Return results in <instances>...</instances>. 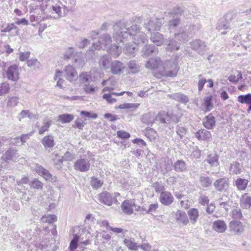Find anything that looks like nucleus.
<instances>
[{"label":"nucleus","mask_w":251,"mask_h":251,"mask_svg":"<svg viewBox=\"0 0 251 251\" xmlns=\"http://www.w3.org/2000/svg\"><path fill=\"white\" fill-rule=\"evenodd\" d=\"M80 114L87 117H90L92 119H96L98 117V115L96 113L91 114V113L86 111H81Z\"/></svg>","instance_id":"nucleus-54"},{"label":"nucleus","mask_w":251,"mask_h":251,"mask_svg":"<svg viewBox=\"0 0 251 251\" xmlns=\"http://www.w3.org/2000/svg\"><path fill=\"white\" fill-rule=\"evenodd\" d=\"M19 69L18 65L13 64L10 66L6 71L7 78L11 81L15 82L19 78Z\"/></svg>","instance_id":"nucleus-4"},{"label":"nucleus","mask_w":251,"mask_h":251,"mask_svg":"<svg viewBox=\"0 0 251 251\" xmlns=\"http://www.w3.org/2000/svg\"><path fill=\"white\" fill-rule=\"evenodd\" d=\"M175 218L176 220L183 225H187L189 222L186 214L181 210H177L176 213Z\"/></svg>","instance_id":"nucleus-17"},{"label":"nucleus","mask_w":251,"mask_h":251,"mask_svg":"<svg viewBox=\"0 0 251 251\" xmlns=\"http://www.w3.org/2000/svg\"><path fill=\"white\" fill-rule=\"evenodd\" d=\"M203 125L206 129H213L215 126V120L214 117L211 114H208L204 118Z\"/></svg>","instance_id":"nucleus-15"},{"label":"nucleus","mask_w":251,"mask_h":251,"mask_svg":"<svg viewBox=\"0 0 251 251\" xmlns=\"http://www.w3.org/2000/svg\"><path fill=\"white\" fill-rule=\"evenodd\" d=\"M90 184L94 189H97L102 186L103 181L93 176L91 178Z\"/></svg>","instance_id":"nucleus-32"},{"label":"nucleus","mask_w":251,"mask_h":251,"mask_svg":"<svg viewBox=\"0 0 251 251\" xmlns=\"http://www.w3.org/2000/svg\"><path fill=\"white\" fill-rule=\"evenodd\" d=\"M139 105V103H125L119 105L118 108L120 109H132L134 110L137 108Z\"/></svg>","instance_id":"nucleus-38"},{"label":"nucleus","mask_w":251,"mask_h":251,"mask_svg":"<svg viewBox=\"0 0 251 251\" xmlns=\"http://www.w3.org/2000/svg\"><path fill=\"white\" fill-rule=\"evenodd\" d=\"M229 184L228 178L224 177L216 180L214 183V186L217 190L222 192L228 188Z\"/></svg>","instance_id":"nucleus-9"},{"label":"nucleus","mask_w":251,"mask_h":251,"mask_svg":"<svg viewBox=\"0 0 251 251\" xmlns=\"http://www.w3.org/2000/svg\"><path fill=\"white\" fill-rule=\"evenodd\" d=\"M10 89V85L8 83H1L0 84V96H3L8 93Z\"/></svg>","instance_id":"nucleus-36"},{"label":"nucleus","mask_w":251,"mask_h":251,"mask_svg":"<svg viewBox=\"0 0 251 251\" xmlns=\"http://www.w3.org/2000/svg\"><path fill=\"white\" fill-rule=\"evenodd\" d=\"M145 135L151 141L156 138L157 132L151 128H147L144 130Z\"/></svg>","instance_id":"nucleus-27"},{"label":"nucleus","mask_w":251,"mask_h":251,"mask_svg":"<svg viewBox=\"0 0 251 251\" xmlns=\"http://www.w3.org/2000/svg\"><path fill=\"white\" fill-rule=\"evenodd\" d=\"M41 143L46 150L52 148L54 146L53 137L51 135L45 136L42 139Z\"/></svg>","instance_id":"nucleus-18"},{"label":"nucleus","mask_w":251,"mask_h":251,"mask_svg":"<svg viewBox=\"0 0 251 251\" xmlns=\"http://www.w3.org/2000/svg\"><path fill=\"white\" fill-rule=\"evenodd\" d=\"M51 121L49 119H46L43 122V126L39 129V134H43L45 132L48 130L51 125Z\"/></svg>","instance_id":"nucleus-26"},{"label":"nucleus","mask_w":251,"mask_h":251,"mask_svg":"<svg viewBox=\"0 0 251 251\" xmlns=\"http://www.w3.org/2000/svg\"><path fill=\"white\" fill-rule=\"evenodd\" d=\"M229 227L232 233L239 235L245 231V226L238 220H233L229 223Z\"/></svg>","instance_id":"nucleus-3"},{"label":"nucleus","mask_w":251,"mask_h":251,"mask_svg":"<svg viewBox=\"0 0 251 251\" xmlns=\"http://www.w3.org/2000/svg\"><path fill=\"white\" fill-rule=\"evenodd\" d=\"M112 94H104L102 98L103 99L105 100L108 103H112L116 102L117 101V100L115 98H112Z\"/></svg>","instance_id":"nucleus-49"},{"label":"nucleus","mask_w":251,"mask_h":251,"mask_svg":"<svg viewBox=\"0 0 251 251\" xmlns=\"http://www.w3.org/2000/svg\"><path fill=\"white\" fill-rule=\"evenodd\" d=\"M128 67L132 73H136L138 71V68L134 61H131L129 62Z\"/></svg>","instance_id":"nucleus-52"},{"label":"nucleus","mask_w":251,"mask_h":251,"mask_svg":"<svg viewBox=\"0 0 251 251\" xmlns=\"http://www.w3.org/2000/svg\"><path fill=\"white\" fill-rule=\"evenodd\" d=\"M99 200L101 203L107 206H111L114 203H118L117 199L114 201L113 197L107 191H103L100 193L99 196Z\"/></svg>","instance_id":"nucleus-5"},{"label":"nucleus","mask_w":251,"mask_h":251,"mask_svg":"<svg viewBox=\"0 0 251 251\" xmlns=\"http://www.w3.org/2000/svg\"><path fill=\"white\" fill-rule=\"evenodd\" d=\"M206 80L205 78L200 79L198 83V90L199 91H201L204 87V84L206 82Z\"/></svg>","instance_id":"nucleus-59"},{"label":"nucleus","mask_w":251,"mask_h":251,"mask_svg":"<svg viewBox=\"0 0 251 251\" xmlns=\"http://www.w3.org/2000/svg\"><path fill=\"white\" fill-rule=\"evenodd\" d=\"M26 64L29 67H38L40 65V62L36 59H29L27 60Z\"/></svg>","instance_id":"nucleus-47"},{"label":"nucleus","mask_w":251,"mask_h":251,"mask_svg":"<svg viewBox=\"0 0 251 251\" xmlns=\"http://www.w3.org/2000/svg\"><path fill=\"white\" fill-rule=\"evenodd\" d=\"M227 228L226 223L222 220L215 221L212 224L213 229L218 233L225 232Z\"/></svg>","instance_id":"nucleus-12"},{"label":"nucleus","mask_w":251,"mask_h":251,"mask_svg":"<svg viewBox=\"0 0 251 251\" xmlns=\"http://www.w3.org/2000/svg\"><path fill=\"white\" fill-rule=\"evenodd\" d=\"M188 215L193 224H195L199 217V211L196 208H192L187 211Z\"/></svg>","instance_id":"nucleus-20"},{"label":"nucleus","mask_w":251,"mask_h":251,"mask_svg":"<svg viewBox=\"0 0 251 251\" xmlns=\"http://www.w3.org/2000/svg\"><path fill=\"white\" fill-rule=\"evenodd\" d=\"M19 98L18 97H11L8 99L7 106L8 107H14L18 105Z\"/></svg>","instance_id":"nucleus-37"},{"label":"nucleus","mask_w":251,"mask_h":251,"mask_svg":"<svg viewBox=\"0 0 251 251\" xmlns=\"http://www.w3.org/2000/svg\"><path fill=\"white\" fill-rule=\"evenodd\" d=\"M237 100L241 103L250 104L251 103V94H248L246 95H240L238 97Z\"/></svg>","instance_id":"nucleus-29"},{"label":"nucleus","mask_w":251,"mask_h":251,"mask_svg":"<svg viewBox=\"0 0 251 251\" xmlns=\"http://www.w3.org/2000/svg\"><path fill=\"white\" fill-rule=\"evenodd\" d=\"M13 155V152L11 150H8L4 154V158L5 160H9L12 159Z\"/></svg>","instance_id":"nucleus-61"},{"label":"nucleus","mask_w":251,"mask_h":251,"mask_svg":"<svg viewBox=\"0 0 251 251\" xmlns=\"http://www.w3.org/2000/svg\"><path fill=\"white\" fill-rule=\"evenodd\" d=\"M163 63L159 58H151L146 63V66L148 68L156 71L162 67Z\"/></svg>","instance_id":"nucleus-11"},{"label":"nucleus","mask_w":251,"mask_h":251,"mask_svg":"<svg viewBox=\"0 0 251 251\" xmlns=\"http://www.w3.org/2000/svg\"><path fill=\"white\" fill-rule=\"evenodd\" d=\"M125 69L124 64L120 61L113 62L110 66L111 73L114 75H120L123 72Z\"/></svg>","instance_id":"nucleus-14"},{"label":"nucleus","mask_w":251,"mask_h":251,"mask_svg":"<svg viewBox=\"0 0 251 251\" xmlns=\"http://www.w3.org/2000/svg\"><path fill=\"white\" fill-rule=\"evenodd\" d=\"M39 248L43 251H57L58 250V248L54 245L51 247V246L40 245Z\"/></svg>","instance_id":"nucleus-41"},{"label":"nucleus","mask_w":251,"mask_h":251,"mask_svg":"<svg viewBox=\"0 0 251 251\" xmlns=\"http://www.w3.org/2000/svg\"><path fill=\"white\" fill-rule=\"evenodd\" d=\"M179 69L177 63L166 62L159 70L154 71L153 75L157 78L174 77L177 75Z\"/></svg>","instance_id":"nucleus-1"},{"label":"nucleus","mask_w":251,"mask_h":251,"mask_svg":"<svg viewBox=\"0 0 251 251\" xmlns=\"http://www.w3.org/2000/svg\"><path fill=\"white\" fill-rule=\"evenodd\" d=\"M85 125V123L82 119L78 118L75 120L74 126L81 129Z\"/></svg>","instance_id":"nucleus-50"},{"label":"nucleus","mask_w":251,"mask_h":251,"mask_svg":"<svg viewBox=\"0 0 251 251\" xmlns=\"http://www.w3.org/2000/svg\"><path fill=\"white\" fill-rule=\"evenodd\" d=\"M157 117L162 123L170 122L171 119V115L165 111L159 112L157 115Z\"/></svg>","instance_id":"nucleus-23"},{"label":"nucleus","mask_w":251,"mask_h":251,"mask_svg":"<svg viewBox=\"0 0 251 251\" xmlns=\"http://www.w3.org/2000/svg\"><path fill=\"white\" fill-rule=\"evenodd\" d=\"M74 118L73 115L64 114V123H69L72 121Z\"/></svg>","instance_id":"nucleus-62"},{"label":"nucleus","mask_w":251,"mask_h":251,"mask_svg":"<svg viewBox=\"0 0 251 251\" xmlns=\"http://www.w3.org/2000/svg\"><path fill=\"white\" fill-rule=\"evenodd\" d=\"M124 243L129 250L133 251H136L138 250L137 244L130 239H125L124 240Z\"/></svg>","instance_id":"nucleus-34"},{"label":"nucleus","mask_w":251,"mask_h":251,"mask_svg":"<svg viewBox=\"0 0 251 251\" xmlns=\"http://www.w3.org/2000/svg\"><path fill=\"white\" fill-rule=\"evenodd\" d=\"M136 207L137 204L135 199H126L122 202L121 205L122 212L127 215L133 214Z\"/></svg>","instance_id":"nucleus-2"},{"label":"nucleus","mask_w":251,"mask_h":251,"mask_svg":"<svg viewBox=\"0 0 251 251\" xmlns=\"http://www.w3.org/2000/svg\"><path fill=\"white\" fill-rule=\"evenodd\" d=\"M242 78V74L240 71H235L232 72L228 77V80L233 83H237Z\"/></svg>","instance_id":"nucleus-22"},{"label":"nucleus","mask_w":251,"mask_h":251,"mask_svg":"<svg viewBox=\"0 0 251 251\" xmlns=\"http://www.w3.org/2000/svg\"><path fill=\"white\" fill-rule=\"evenodd\" d=\"M195 137L199 141L208 142L212 138L211 132L205 129H200L195 133Z\"/></svg>","instance_id":"nucleus-7"},{"label":"nucleus","mask_w":251,"mask_h":251,"mask_svg":"<svg viewBox=\"0 0 251 251\" xmlns=\"http://www.w3.org/2000/svg\"><path fill=\"white\" fill-rule=\"evenodd\" d=\"M174 169L177 172H182L186 170L185 162L182 160H178L174 164Z\"/></svg>","instance_id":"nucleus-25"},{"label":"nucleus","mask_w":251,"mask_h":251,"mask_svg":"<svg viewBox=\"0 0 251 251\" xmlns=\"http://www.w3.org/2000/svg\"><path fill=\"white\" fill-rule=\"evenodd\" d=\"M79 240V236L77 234H75L69 245V249L70 251H74L77 248Z\"/></svg>","instance_id":"nucleus-35"},{"label":"nucleus","mask_w":251,"mask_h":251,"mask_svg":"<svg viewBox=\"0 0 251 251\" xmlns=\"http://www.w3.org/2000/svg\"><path fill=\"white\" fill-rule=\"evenodd\" d=\"M64 76L70 81H72L77 78V73L74 67L71 66H66L64 71Z\"/></svg>","instance_id":"nucleus-10"},{"label":"nucleus","mask_w":251,"mask_h":251,"mask_svg":"<svg viewBox=\"0 0 251 251\" xmlns=\"http://www.w3.org/2000/svg\"><path fill=\"white\" fill-rule=\"evenodd\" d=\"M43 185V183L36 178H34L29 183V185L31 188L37 189H42Z\"/></svg>","instance_id":"nucleus-40"},{"label":"nucleus","mask_w":251,"mask_h":251,"mask_svg":"<svg viewBox=\"0 0 251 251\" xmlns=\"http://www.w3.org/2000/svg\"><path fill=\"white\" fill-rule=\"evenodd\" d=\"M249 180L241 177L237 178L235 181V186L239 191L245 190L248 186Z\"/></svg>","instance_id":"nucleus-19"},{"label":"nucleus","mask_w":251,"mask_h":251,"mask_svg":"<svg viewBox=\"0 0 251 251\" xmlns=\"http://www.w3.org/2000/svg\"><path fill=\"white\" fill-rule=\"evenodd\" d=\"M34 170L39 175L43 177L46 180H53L51 174L42 166L37 164L35 166Z\"/></svg>","instance_id":"nucleus-13"},{"label":"nucleus","mask_w":251,"mask_h":251,"mask_svg":"<svg viewBox=\"0 0 251 251\" xmlns=\"http://www.w3.org/2000/svg\"><path fill=\"white\" fill-rule=\"evenodd\" d=\"M31 132L22 135L20 137H17L15 139L16 140V143H19L21 142L23 144L25 143L27 140L32 135Z\"/></svg>","instance_id":"nucleus-42"},{"label":"nucleus","mask_w":251,"mask_h":251,"mask_svg":"<svg viewBox=\"0 0 251 251\" xmlns=\"http://www.w3.org/2000/svg\"><path fill=\"white\" fill-rule=\"evenodd\" d=\"M206 161L211 166H217L219 165L218 156L215 153L209 154Z\"/></svg>","instance_id":"nucleus-24"},{"label":"nucleus","mask_w":251,"mask_h":251,"mask_svg":"<svg viewBox=\"0 0 251 251\" xmlns=\"http://www.w3.org/2000/svg\"><path fill=\"white\" fill-rule=\"evenodd\" d=\"M240 205L243 209H248L251 207V197L248 193H245L241 196Z\"/></svg>","instance_id":"nucleus-16"},{"label":"nucleus","mask_w":251,"mask_h":251,"mask_svg":"<svg viewBox=\"0 0 251 251\" xmlns=\"http://www.w3.org/2000/svg\"><path fill=\"white\" fill-rule=\"evenodd\" d=\"M74 158V155L73 154L69 152H66L64 156V160L65 161H70L72 160Z\"/></svg>","instance_id":"nucleus-63"},{"label":"nucleus","mask_w":251,"mask_h":251,"mask_svg":"<svg viewBox=\"0 0 251 251\" xmlns=\"http://www.w3.org/2000/svg\"><path fill=\"white\" fill-rule=\"evenodd\" d=\"M16 28H17V26L14 25V24H9L7 25L5 28L2 29L1 31L3 32H8L13 29Z\"/></svg>","instance_id":"nucleus-53"},{"label":"nucleus","mask_w":251,"mask_h":251,"mask_svg":"<svg viewBox=\"0 0 251 251\" xmlns=\"http://www.w3.org/2000/svg\"><path fill=\"white\" fill-rule=\"evenodd\" d=\"M84 90L86 93H90L94 92L95 89L92 85H86L84 87Z\"/></svg>","instance_id":"nucleus-64"},{"label":"nucleus","mask_w":251,"mask_h":251,"mask_svg":"<svg viewBox=\"0 0 251 251\" xmlns=\"http://www.w3.org/2000/svg\"><path fill=\"white\" fill-rule=\"evenodd\" d=\"M231 216L233 220H240L243 218L240 209H233L231 213Z\"/></svg>","instance_id":"nucleus-39"},{"label":"nucleus","mask_w":251,"mask_h":251,"mask_svg":"<svg viewBox=\"0 0 251 251\" xmlns=\"http://www.w3.org/2000/svg\"><path fill=\"white\" fill-rule=\"evenodd\" d=\"M230 171L233 175H239L242 172V170L239 164L232 165L230 167Z\"/></svg>","instance_id":"nucleus-43"},{"label":"nucleus","mask_w":251,"mask_h":251,"mask_svg":"<svg viewBox=\"0 0 251 251\" xmlns=\"http://www.w3.org/2000/svg\"><path fill=\"white\" fill-rule=\"evenodd\" d=\"M187 132V129L184 127H179L176 133L178 135H179L181 138H182Z\"/></svg>","instance_id":"nucleus-57"},{"label":"nucleus","mask_w":251,"mask_h":251,"mask_svg":"<svg viewBox=\"0 0 251 251\" xmlns=\"http://www.w3.org/2000/svg\"><path fill=\"white\" fill-rule=\"evenodd\" d=\"M104 117L105 119L109 120L110 121H115L118 119L116 115H112L110 113H106L104 115Z\"/></svg>","instance_id":"nucleus-56"},{"label":"nucleus","mask_w":251,"mask_h":251,"mask_svg":"<svg viewBox=\"0 0 251 251\" xmlns=\"http://www.w3.org/2000/svg\"><path fill=\"white\" fill-rule=\"evenodd\" d=\"M163 36L159 33H155L151 35V39L156 45H161L163 43Z\"/></svg>","instance_id":"nucleus-28"},{"label":"nucleus","mask_w":251,"mask_h":251,"mask_svg":"<svg viewBox=\"0 0 251 251\" xmlns=\"http://www.w3.org/2000/svg\"><path fill=\"white\" fill-rule=\"evenodd\" d=\"M159 200L162 204L169 205L174 202V198L170 192L165 191L160 193Z\"/></svg>","instance_id":"nucleus-8"},{"label":"nucleus","mask_w":251,"mask_h":251,"mask_svg":"<svg viewBox=\"0 0 251 251\" xmlns=\"http://www.w3.org/2000/svg\"><path fill=\"white\" fill-rule=\"evenodd\" d=\"M63 73L62 71L56 70L54 76V80L56 81V87L62 88L63 84Z\"/></svg>","instance_id":"nucleus-21"},{"label":"nucleus","mask_w":251,"mask_h":251,"mask_svg":"<svg viewBox=\"0 0 251 251\" xmlns=\"http://www.w3.org/2000/svg\"><path fill=\"white\" fill-rule=\"evenodd\" d=\"M117 137L123 139H127L130 137V134L124 130H119L117 132Z\"/></svg>","instance_id":"nucleus-45"},{"label":"nucleus","mask_w":251,"mask_h":251,"mask_svg":"<svg viewBox=\"0 0 251 251\" xmlns=\"http://www.w3.org/2000/svg\"><path fill=\"white\" fill-rule=\"evenodd\" d=\"M199 203L203 206L208 204L209 201L208 197L205 195L201 196L199 199Z\"/></svg>","instance_id":"nucleus-51"},{"label":"nucleus","mask_w":251,"mask_h":251,"mask_svg":"<svg viewBox=\"0 0 251 251\" xmlns=\"http://www.w3.org/2000/svg\"><path fill=\"white\" fill-rule=\"evenodd\" d=\"M80 81L82 83H86L91 78V76L86 72H82L79 75Z\"/></svg>","instance_id":"nucleus-44"},{"label":"nucleus","mask_w":251,"mask_h":251,"mask_svg":"<svg viewBox=\"0 0 251 251\" xmlns=\"http://www.w3.org/2000/svg\"><path fill=\"white\" fill-rule=\"evenodd\" d=\"M57 220V217L54 215H45L43 216L41 221L44 223L51 224Z\"/></svg>","instance_id":"nucleus-30"},{"label":"nucleus","mask_w":251,"mask_h":251,"mask_svg":"<svg viewBox=\"0 0 251 251\" xmlns=\"http://www.w3.org/2000/svg\"><path fill=\"white\" fill-rule=\"evenodd\" d=\"M212 99V96L205 97L203 100V105L205 106V111L208 112L213 107V104L211 102Z\"/></svg>","instance_id":"nucleus-31"},{"label":"nucleus","mask_w":251,"mask_h":251,"mask_svg":"<svg viewBox=\"0 0 251 251\" xmlns=\"http://www.w3.org/2000/svg\"><path fill=\"white\" fill-rule=\"evenodd\" d=\"M200 182L202 187H208L211 185L212 181L208 176H201L200 178Z\"/></svg>","instance_id":"nucleus-33"},{"label":"nucleus","mask_w":251,"mask_h":251,"mask_svg":"<svg viewBox=\"0 0 251 251\" xmlns=\"http://www.w3.org/2000/svg\"><path fill=\"white\" fill-rule=\"evenodd\" d=\"M74 168L75 170L81 172H87L90 168V164L86 159L80 158L75 163Z\"/></svg>","instance_id":"nucleus-6"},{"label":"nucleus","mask_w":251,"mask_h":251,"mask_svg":"<svg viewBox=\"0 0 251 251\" xmlns=\"http://www.w3.org/2000/svg\"><path fill=\"white\" fill-rule=\"evenodd\" d=\"M30 53L29 51L20 52L19 53V59L21 61L26 60L29 57Z\"/></svg>","instance_id":"nucleus-48"},{"label":"nucleus","mask_w":251,"mask_h":251,"mask_svg":"<svg viewBox=\"0 0 251 251\" xmlns=\"http://www.w3.org/2000/svg\"><path fill=\"white\" fill-rule=\"evenodd\" d=\"M125 93H126L128 95V96H129V97H132L133 96V93L132 92H129V91H123V92H121L120 93L113 92L112 94L115 96L118 97V96H123Z\"/></svg>","instance_id":"nucleus-60"},{"label":"nucleus","mask_w":251,"mask_h":251,"mask_svg":"<svg viewBox=\"0 0 251 251\" xmlns=\"http://www.w3.org/2000/svg\"><path fill=\"white\" fill-rule=\"evenodd\" d=\"M158 208V204L157 203L151 204L150 205L148 212L152 213L155 212L156 209Z\"/></svg>","instance_id":"nucleus-58"},{"label":"nucleus","mask_w":251,"mask_h":251,"mask_svg":"<svg viewBox=\"0 0 251 251\" xmlns=\"http://www.w3.org/2000/svg\"><path fill=\"white\" fill-rule=\"evenodd\" d=\"M31 114L30 111L28 110H22L18 115V118L19 120L24 119L26 117L31 118Z\"/></svg>","instance_id":"nucleus-46"},{"label":"nucleus","mask_w":251,"mask_h":251,"mask_svg":"<svg viewBox=\"0 0 251 251\" xmlns=\"http://www.w3.org/2000/svg\"><path fill=\"white\" fill-rule=\"evenodd\" d=\"M216 206L214 203H211L207 205L206 209V211L207 213L211 214L215 211Z\"/></svg>","instance_id":"nucleus-55"}]
</instances>
